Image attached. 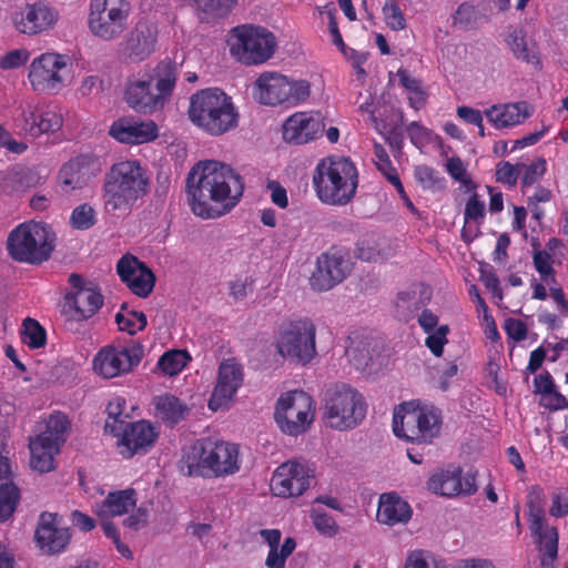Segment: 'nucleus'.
<instances>
[{"label":"nucleus","mask_w":568,"mask_h":568,"mask_svg":"<svg viewBox=\"0 0 568 568\" xmlns=\"http://www.w3.org/2000/svg\"><path fill=\"white\" fill-rule=\"evenodd\" d=\"M242 178L230 165L206 160L195 164L186 180L192 212L202 219L227 214L243 195Z\"/></svg>","instance_id":"nucleus-1"},{"label":"nucleus","mask_w":568,"mask_h":568,"mask_svg":"<svg viewBox=\"0 0 568 568\" xmlns=\"http://www.w3.org/2000/svg\"><path fill=\"white\" fill-rule=\"evenodd\" d=\"M178 467L182 475L189 477L232 476L241 468L239 446L211 437L196 439L183 448Z\"/></svg>","instance_id":"nucleus-2"},{"label":"nucleus","mask_w":568,"mask_h":568,"mask_svg":"<svg viewBox=\"0 0 568 568\" xmlns=\"http://www.w3.org/2000/svg\"><path fill=\"white\" fill-rule=\"evenodd\" d=\"M190 121L211 136H221L239 125V112L233 100L219 88L193 93L187 110Z\"/></svg>","instance_id":"nucleus-3"},{"label":"nucleus","mask_w":568,"mask_h":568,"mask_svg":"<svg viewBox=\"0 0 568 568\" xmlns=\"http://www.w3.org/2000/svg\"><path fill=\"white\" fill-rule=\"evenodd\" d=\"M312 182L322 203L344 206L356 194L358 172L355 164L347 158L326 156L316 164Z\"/></svg>","instance_id":"nucleus-4"},{"label":"nucleus","mask_w":568,"mask_h":568,"mask_svg":"<svg viewBox=\"0 0 568 568\" xmlns=\"http://www.w3.org/2000/svg\"><path fill=\"white\" fill-rule=\"evenodd\" d=\"M150 180L138 161H121L111 166L103 183L104 209L109 213L130 211L149 192Z\"/></svg>","instance_id":"nucleus-5"},{"label":"nucleus","mask_w":568,"mask_h":568,"mask_svg":"<svg viewBox=\"0 0 568 568\" xmlns=\"http://www.w3.org/2000/svg\"><path fill=\"white\" fill-rule=\"evenodd\" d=\"M442 425V412L434 405L410 400L394 409V435L406 442L429 445L439 436Z\"/></svg>","instance_id":"nucleus-6"},{"label":"nucleus","mask_w":568,"mask_h":568,"mask_svg":"<svg viewBox=\"0 0 568 568\" xmlns=\"http://www.w3.org/2000/svg\"><path fill=\"white\" fill-rule=\"evenodd\" d=\"M175 82L176 74L171 67H159L153 73L132 77L125 87V101L136 112L151 114L164 106Z\"/></svg>","instance_id":"nucleus-7"},{"label":"nucleus","mask_w":568,"mask_h":568,"mask_svg":"<svg viewBox=\"0 0 568 568\" xmlns=\"http://www.w3.org/2000/svg\"><path fill=\"white\" fill-rule=\"evenodd\" d=\"M274 347L283 361L306 366L317 355L314 322L307 317L283 321L275 329Z\"/></svg>","instance_id":"nucleus-8"},{"label":"nucleus","mask_w":568,"mask_h":568,"mask_svg":"<svg viewBox=\"0 0 568 568\" xmlns=\"http://www.w3.org/2000/svg\"><path fill=\"white\" fill-rule=\"evenodd\" d=\"M364 396L354 387L338 383L328 387L323 399L326 425L339 432L357 427L366 416Z\"/></svg>","instance_id":"nucleus-9"},{"label":"nucleus","mask_w":568,"mask_h":568,"mask_svg":"<svg viewBox=\"0 0 568 568\" xmlns=\"http://www.w3.org/2000/svg\"><path fill=\"white\" fill-rule=\"evenodd\" d=\"M54 234L43 223L28 222L14 227L7 240L9 255L18 261L40 264L53 251Z\"/></svg>","instance_id":"nucleus-10"},{"label":"nucleus","mask_w":568,"mask_h":568,"mask_svg":"<svg viewBox=\"0 0 568 568\" xmlns=\"http://www.w3.org/2000/svg\"><path fill=\"white\" fill-rule=\"evenodd\" d=\"M231 54L246 65H257L270 60L277 48L275 36L263 27L243 24L232 29Z\"/></svg>","instance_id":"nucleus-11"},{"label":"nucleus","mask_w":568,"mask_h":568,"mask_svg":"<svg viewBox=\"0 0 568 568\" xmlns=\"http://www.w3.org/2000/svg\"><path fill=\"white\" fill-rule=\"evenodd\" d=\"M545 493L540 486H531L527 494V516L531 534L537 538L541 554V567L555 568L558 556V530L547 525Z\"/></svg>","instance_id":"nucleus-12"},{"label":"nucleus","mask_w":568,"mask_h":568,"mask_svg":"<svg viewBox=\"0 0 568 568\" xmlns=\"http://www.w3.org/2000/svg\"><path fill=\"white\" fill-rule=\"evenodd\" d=\"M274 418L281 432L288 436L306 433L315 419L313 398L303 390L282 394L275 406Z\"/></svg>","instance_id":"nucleus-13"},{"label":"nucleus","mask_w":568,"mask_h":568,"mask_svg":"<svg viewBox=\"0 0 568 568\" xmlns=\"http://www.w3.org/2000/svg\"><path fill=\"white\" fill-rule=\"evenodd\" d=\"M310 93L311 88L307 81H291L277 72H263L254 83V97L265 105L283 103L295 105L305 101Z\"/></svg>","instance_id":"nucleus-14"},{"label":"nucleus","mask_w":568,"mask_h":568,"mask_svg":"<svg viewBox=\"0 0 568 568\" xmlns=\"http://www.w3.org/2000/svg\"><path fill=\"white\" fill-rule=\"evenodd\" d=\"M71 71L72 60L68 54L45 52L32 60L28 79L34 91L57 93L65 85Z\"/></svg>","instance_id":"nucleus-15"},{"label":"nucleus","mask_w":568,"mask_h":568,"mask_svg":"<svg viewBox=\"0 0 568 568\" xmlns=\"http://www.w3.org/2000/svg\"><path fill=\"white\" fill-rule=\"evenodd\" d=\"M130 6L125 0H91L89 28L104 40L118 39L128 28Z\"/></svg>","instance_id":"nucleus-16"},{"label":"nucleus","mask_w":568,"mask_h":568,"mask_svg":"<svg viewBox=\"0 0 568 568\" xmlns=\"http://www.w3.org/2000/svg\"><path fill=\"white\" fill-rule=\"evenodd\" d=\"M11 21L19 33L38 36L55 27L59 11L45 1L26 2L13 9Z\"/></svg>","instance_id":"nucleus-17"},{"label":"nucleus","mask_w":568,"mask_h":568,"mask_svg":"<svg viewBox=\"0 0 568 568\" xmlns=\"http://www.w3.org/2000/svg\"><path fill=\"white\" fill-rule=\"evenodd\" d=\"M143 357V347L132 344L122 348L105 346L93 358V371L104 378L126 374L139 365Z\"/></svg>","instance_id":"nucleus-18"},{"label":"nucleus","mask_w":568,"mask_h":568,"mask_svg":"<svg viewBox=\"0 0 568 568\" xmlns=\"http://www.w3.org/2000/svg\"><path fill=\"white\" fill-rule=\"evenodd\" d=\"M69 283L72 291L65 295V306H68L72 318L75 321L91 318L103 305L100 288L75 273L69 276Z\"/></svg>","instance_id":"nucleus-19"},{"label":"nucleus","mask_w":568,"mask_h":568,"mask_svg":"<svg viewBox=\"0 0 568 568\" xmlns=\"http://www.w3.org/2000/svg\"><path fill=\"white\" fill-rule=\"evenodd\" d=\"M244 367L234 357L223 359L217 369L216 383L209 399L213 412L227 408L244 383Z\"/></svg>","instance_id":"nucleus-20"},{"label":"nucleus","mask_w":568,"mask_h":568,"mask_svg":"<svg viewBox=\"0 0 568 568\" xmlns=\"http://www.w3.org/2000/svg\"><path fill=\"white\" fill-rule=\"evenodd\" d=\"M349 272L351 263L346 252L332 247L317 257L310 283L313 290L325 292L341 283Z\"/></svg>","instance_id":"nucleus-21"},{"label":"nucleus","mask_w":568,"mask_h":568,"mask_svg":"<svg viewBox=\"0 0 568 568\" xmlns=\"http://www.w3.org/2000/svg\"><path fill=\"white\" fill-rule=\"evenodd\" d=\"M14 116L16 125L31 138L58 131L62 126L61 114L52 106L43 103H26L20 105Z\"/></svg>","instance_id":"nucleus-22"},{"label":"nucleus","mask_w":568,"mask_h":568,"mask_svg":"<svg viewBox=\"0 0 568 568\" xmlns=\"http://www.w3.org/2000/svg\"><path fill=\"white\" fill-rule=\"evenodd\" d=\"M312 469L304 463L288 460L280 465L271 479V489L280 497L301 496L311 485Z\"/></svg>","instance_id":"nucleus-23"},{"label":"nucleus","mask_w":568,"mask_h":568,"mask_svg":"<svg viewBox=\"0 0 568 568\" xmlns=\"http://www.w3.org/2000/svg\"><path fill=\"white\" fill-rule=\"evenodd\" d=\"M159 437L158 428L148 420H138L125 426L116 442L119 454L123 458L146 454Z\"/></svg>","instance_id":"nucleus-24"},{"label":"nucleus","mask_w":568,"mask_h":568,"mask_svg":"<svg viewBox=\"0 0 568 568\" xmlns=\"http://www.w3.org/2000/svg\"><path fill=\"white\" fill-rule=\"evenodd\" d=\"M325 123L320 112H296L283 124V139L291 144H306L322 136Z\"/></svg>","instance_id":"nucleus-25"},{"label":"nucleus","mask_w":568,"mask_h":568,"mask_svg":"<svg viewBox=\"0 0 568 568\" xmlns=\"http://www.w3.org/2000/svg\"><path fill=\"white\" fill-rule=\"evenodd\" d=\"M34 538L37 545L47 554L53 555L65 549L71 539L68 527L61 525V518L54 513H42L39 517Z\"/></svg>","instance_id":"nucleus-26"},{"label":"nucleus","mask_w":568,"mask_h":568,"mask_svg":"<svg viewBox=\"0 0 568 568\" xmlns=\"http://www.w3.org/2000/svg\"><path fill=\"white\" fill-rule=\"evenodd\" d=\"M116 271L132 293L146 297L153 291L155 276L153 272L133 255H124L116 265Z\"/></svg>","instance_id":"nucleus-27"},{"label":"nucleus","mask_w":568,"mask_h":568,"mask_svg":"<svg viewBox=\"0 0 568 568\" xmlns=\"http://www.w3.org/2000/svg\"><path fill=\"white\" fill-rule=\"evenodd\" d=\"M158 27L149 21H139L122 43V53L130 61L140 62L156 48Z\"/></svg>","instance_id":"nucleus-28"},{"label":"nucleus","mask_w":568,"mask_h":568,"mask_svg":"<svg viewBox=\"0 0 568 568\" xmlns=\"http://www.w3.org/2000/svg\"><path fill=\"white\" fill-rule=\"evenodd\" d=\"M100 172L98 161L91 155H78L59 172V181L65 192L81 190Z\"/></svg>","instance_id":"nucleus-29"},{"label":"nucleus","mask_w":568,"mask_h":568,"mask_svg":"<svg viewBox=\"0 0 568 568\" xmlns=\"http://www.w3.org/2000/svg\"><path fill=\"white\" fill-rule=\"evenodd\" d=\"M109 134L121 143L143 144L155 140L159 129L152 120L139 121L125 116L112 123Z\"/></svg>","instance_id":"nucleus-30"},{"label":"nucleus","mask_w":568,"mask_h":568,"mask_svg":"<svg viewBox=\"0 0 568 568\" xmlns=\"http://www.w3.org/2000/svg\"><path fill=\"white\" fill-rule=\"evenodd\" d=\"M427 488L438 495L454 497L460 494L473 495L477 487L474 477H462L460 471L439 470L433 474Z\"/></svg>","instance_id":"nucleus-31"},{"label":"nucleus","mask_w":568,"mask_h":568,"mask_svg":"<svg viewBox=\"0 0 568 568\" xmlns=\"http://www.w3.org/2000/svg\"><path fill=\"white\" fill-rule=\"evenodd\" d=\"M532 106L526 101L495 104L485 110V115L496 129L511 128L521 124L531 116Z\"/></svg>","instance_id":"nucleus-32"},{"label":"nucleus","mask_w":568,"mask_h":568,"mask_svg":"<svg viewBox=\"0 0 568 568\" xmlns=\"http://www.w3.org/2000/svg\"><path fill=\"white\" fill-rule=\"evenodd\" d=\"M260 536L268 545L270 551L265 559L267 568H285L287 558L296 548V541L293 537H286L280 547L282 532L278 529H262Z\"/></svg>","instance_id":"nucleus-33"},{"label":"nucleus","mask_w":568,"mask_h":568,"mask_svg":"<svg viewBox=\"0 0 568 568\" xmlns=\"http://www.w3.org/2000/svg\"><path fill=\"white\" fill-rule=\"evenodd\" d=\"M376 517L381 524L388 526L405 524L412 517V508L396 494H383L379 497Z\"/></svg>","instance_id":"nucleus-34"},{"label":"nucleus","mask_w":568,"mask_h":568,"mask_svg":"<svg viewBox=\"0 0 568 568\" xmlns=\"http://www.w3.org/2000/svg\"><path fill=\"white\" fill-rule=\"evenodd\" d=\"M136 505V493L129 488L109 493L105 499L98 506L97 515L100 519H109L122 516L133 510Z\"/></svg>","instance_id":"nucleus-35"},{"label":"nucleus","mask_w":568,"mask_h":568,"mask_svg":"<svg viewBox=\"0 0 568 568\" xmlns=\"http://www.w3.org/2000/svg\"><path fill=\"white\" fill-rule=\"evenodd\" d=\"M155 417L168 425H175L183 420L189 412L187 406L178 397L164 394L153 399Z\"/></svg>","instance_id":"nucleus-36"},{"label":"nucleus","mask_w":568,"mask_h":568,"mask_svg":"<svg viewBox=\"0 0 568 568\" xmlns=\"http://www.w3.org/2000/svg\"><path fill=\"white\" fill-rule=\"evenodd\" d=\"M33 469L40 473H48L54 469V457L59 454L60 447L47 442V437L36 436L29 444Z\"/></svg>","instance_id":"nucleus-37"},{"label":"nucleus","mask_w":568,"mask_h":568,"mask_svg":"<svg viewBox=\"0 0 568 568\" xmlns=\"http://www.w3.org/2000/svg\"><path fill=\"white\" fill-rule=\"evenodd\" d=\"M535 393L542 397V405L550 410L564 409L566 397L556 390L554 379L548 372L534 378Z\"/></svg>","instance_id":"nucleus-38"},{"label":"nucleus","mask_w":568,"mask_h":568,"mask_svg":"<svg viewBox=\"0 0 568 568\" xmlns=\"http://www.w3.org/2000/svg\"><path fill=\"white\" fill-rule=\"evenodd\" d=\"M509 50L516 59L525 61L530 64H538L539 59L535 50V45H529L526 32L521 28H515L508 32L505 38Z\"/></svg>","instance_id":"nucleus-39"},{"label":"nucleus","mask_w":568,"mask_h":568,"mask_svg":"<svg viewBox=\"0 0 568 568\" xmlns=\"http://www.w3.org/2000/svg\"><path fill=\"white\" fill-rule=\"evenodd\" d=\"M236 3L237 0H191V6L202 22L225 17Z\"/></svg>","instance_id":"nucleus-40"},{"label":"nucleus","mask_w":568,"mask_h":568,"mask_svg":"<svg viewBox=\"0 0 568 568\" xmlns=\"http://www.w3.org/2000/svg\"><path fill=\"white\" fill-rule=\"evenodd\" d=\"M70 429V420L68 417L55 412L51 414L44 422V429L38 437H47V442L60 447L65 443Z\"/></svg>","instance_id":"nucleus-41"},{"label":"nucleus","mask_w":568,"mask_h":568,"mask_svg":"<svg viewBox=\"0 0 568 568\" xmlns=\"http://www.w3.org/2000/svg\"><path fill=\"white\" fill-rule=\"evenodd\" d=\"M397 75L399 78L400 84L407 91V99L409 105L415 110H420L422 108H424L428 94L424 90L422 81L410 77L406 70H398Z\"/></svg>","instance_id":"nucleus-42"},{"label":"nucleus","mask_w":568,"mask_h":568,"mask_svg":"<svg viewBox=\"0 0 568 568\" xmlns=\"http://www.w3.org/2000/svg\"><path fill=\"white\" fill-rule=\"evenodd\" d=\"M485 215H486L485 201L481 200L477 193H473L471 196L467 200L465 211H464L463 237L465 240L467 236V227L470 229L473 225H475L476 233H477L479 226L484 222Z\"/></svg>","instance_id":"nucleus-43"},{"label":"nucleus","mask_w":568,"mask_h":568,"mask_svg":"<svg viewBox=\"0 0 568 568\" xmlns=\"http://www.w3.org/2000/svg\"><path fill=\"white\" fill-rule=\"evenodd\" d=\"M115 322L120 331L128 332L131 335L143 331L148 323L144 313L125 307H122V311L115 315Z\"/></svg>","instance_id":"nucleus-44"},{"label":"nucleus","mask_w":568,"mask_h":568,"mask_svg":"<svg viewBox=\"0 0 568 568\" xmlns=\"http://www.w3.org/2000/svg\"><path fill=\"white\" fill-rule=\"evenodd\" d=\"M20 500V491L12 483L0 485V523L8 520Z\"/></svg>","instance_id":"nucleus-45"},{"label":"nucleus","mask_w":568,"mask_h":568,"mask_svg":"<svg viewBox=\"0 0 568 568\" xmlns=\"http://www.w3.org/2000/svg\"><path fill=\"white\" fill-rule=\"evenodd\" d=\"M189 359L185 351H169L160 357L158 366L165 375L174 376L185 367Z\"/></svg>","instance_id":"nucleus-46"},{"label":"nucleus","mask_w":568,"mask_h":568,"mask_svg":"<svg viewBox=\"0 0 568 568\" xmlns=\"http://www.w3.org/2000/svg\"><path fill=\"white\" fill-rule=\"evenodd\" d=\"M21 339L31 348H40L45 345V331L36 320L28 317L22 323Z\"/></svg>","instance_id":"nucleus-47"},{"label":"nucleus","mask_w":568,"mask_h":568,"mask_svg":"<svg viewBox=\"0 0 568 568\" xmlns=\"http://www.w3.org/2000/svg\"><path fill=\"white\" fill-rule=\"evenodd\" d=\"M547 171V162L544 158H537L531 163L520 162V183L523 191L539 182Z\"/></svg>","instance_id":"nucleus-48"},{"label":"nucleus","mask_w":568,"mask_h":568,"mask_svg":"<svg viewBox=\"0 0 568 568\" xmlns=\"http://www.w3.org/2000/svg\"><path fill=\"white\" fill-rule=\"evenodd\" d=\"M403 568H447L434 554L428 550L416 549L410 551Z\"/></svg>","instance_id":"nucleus-49"},{"label":"nucleus","mask_w":568,"mask_h":568,"mask_svg":"<svg viewBox=\"0 0 568 568\" xmlns=\"http://www.w3.org/2000/svg\"><path fill=\"white\" fill-rule=\"evenodd\" d=\"M40 181V178L29 169H21L9 174L7 178V185L14 192H24L34 187Z\"/></svg>","instance_id":"nucleus-50"},{"label":"nucleus","mask_w":568,"mask_h":568,"mask_svg":"<svg viewBox=\"0 0 568 568\" xmlns=\"http://www.w3.org/2000/svg\"><path fill=\"white\" fill-rule=\"evenodd\" d=\"M97 223V212L88 203L74 207L70 216V224L75 230H89Z\"/></svg>","instance_id":"nucleus-51"},{"label":"nucleus","mask_w":568,"mask_h":568,"mask_svg":"<svg viewBox=\"0 0 568 568\" xmlns=\"http://www.w3.org/2000/svg\"><path fill=\"white\" fill-rule=\"evenodd\" d=\"M382 11L385 23L392 30L399 31L406 28V19L397 0H386Z\"/></svg>","instance_id":"nucleus-52"},{"label":"nucleus","mask_w":568,"mask_h":568,"mask_svg":"<svg viewBox=\"0 0 568 568\" xmlns=\"http://www.w3.org/2000/svg\"><path fill=\"white\" fill-rule=\"evenodd\" d=\"M446 171L455 181L465 185L467 190L471 191L476 189V184L471 181L467 172V166L460 158H449L446 162Z\"/></svg>","instance_id":"nucleus-53"},{"label":"nucleus","mask_w":568,"mask_h":568,"mask_svg":"<svg viewBox=\"0 0 568 568\" xmlns=\"http://www.w3.org/2000/svg\"><path fill=\"white\" fill-rule=\"evenodd\" d=\"M414 175L418 183L428 190L442 187L445 181L437 170L428 165H417L414 170Z\"/></svg>","instance_id":"nucleus-54"},{"label":"nucleus","mask_w":568,"mask_h":568,"mask_svg":"<svg viewBox=\"0 0 568 568\" xmlns=\"http://www.w3.org/2000/svg\"><path fill=\"white\" fill-rule=\"evenodd\" d=\"M496 181L514 187L520 176V163L511 164L508 161H501L496 165Z\"/></svg>","instance_id":"nucleus-55"},{"label":"nucleus","mask_w":568,"mask_h":568,"mask_svg":"<svg viewBox=\"0 0 568 568\" xmlns=\"http://www.w3.org/2000/svg\"><path fill=\"white\" fill-rule=\"evenodd\" d=\"M311 518L316 530L327 537L336 535L338 527L334 518L321 509H312Z\"/></svg>","instance_id":"nucleus-56"},{"label":"nucleus","mask_w":568,"mask_h":568,"mask_svg":"<svg viewBox=\"0 0 568 568\" xmlns=\"http://www.w3.org/2000/svg\"><path fill=\"white\" fill-rule=\"evenodd\" d=\"M477 19V11L474 6L464 2L462 3L455 13L453 14V24L459 29H470Z\"/></svg>","instance_id":"nucleus-57"},{"label":"nucleus","mask_w":568,"mask_h":568,"mask_svg":"<svg viewBox=\"0 0 568 568\" xmlns=\"http://www.w3.org/2000/svg\"><path fill=\"white\" fill-rule=\"evenodd\" d=\"M449 328L447 325L439 326L435 332L430 333L425 341V345L436 356L440 357L444 352V346L447 344V334Z\"/></svg>","instance_id":"nucleus-58"},{"label":"nucleus","mask_w":568,"mask_h":568,"mask_svg":"<svg viewBox=\"0 0 568 568\" xmlns=\"http://www.w3.org/2000/svg\"><path fill=\"white\" fill-rule=\"evenodd\" d=\"M320 14H326L328 18V31L332 37V42L346 54V47L343 41L342 34L339 32L336 18H335V9L331 8L329 6H325L322 8H318Z\"/></svg>","instance_id":"nucleus-59"},{"label":"nucleus","mask_w":568,"mask_h":568,"mask_svg":"<svg viewBox=\"0 0 568 568\" xmlns=\"http://www.w3.org/2000/svg\"><path fill=\"white\" fill-rule=\"evenodd\" d=\"M375 164L378 171L389 180V176L396 175L397 170L393 166L386 150L381 144L374 145Z\"/></svg>","instance_id":"nucleus-60"},{"label":"nucleus","mask_w":568,"mask_h":568,"mask_svg":"<svg viewBox=\"0 0 568 568\" xmlns=\"http://www.w3.org/2000/svg\"><path fill=\"white\" fill-rule=\"evenodd\" d=\"M549 514L552 517L561 518L568 515V493L562 489H556L551 493V506Z\"/></svg>","instance_id":"nucleus-61"},{"label":"nucleus","mask_w":568,"mask_h":568,"mask_svg":"<svg viewBox=\"0 0 568 568\" xmlns=\"http://www.w3.org/2000/svg\"><path fill=\"white\" fill-rule=\"evenodd\" d=\"M532 263L539 276L549 275L555 271L552 254L548 251L534 250Z\"/></svg>","instance_id":"nucleus-62"},{"label":"nucleus","mask_w":568,"mask_h":568,"mask_svg":"<svg viewBox=\"0 0 568 568\" xmlns=\"http://www.w3.org/2000/svg\"><path fill=\"white\" fill-rule=\"evenodd\" d=\"M407 133L414 145L422 148L430 141L432 132L418 122H412L407 126Z\"/></svg>","instance_id":"nucleus-63"},{"label":"nucleus","mask_w":568,"mask_h":568,"mask_svg":"<svg viewBox=\"0 0 568 568\" xmlns=\"http://www.w3.org/2000/svg\"><path fill=\"white\" fill-rule=\"evenodd\" d=\"M504 328L507 336L516 342H521L527 337V326L518 318H507Z\"/></svg>","instance_id":"nucleus-64"}]
</instances>
